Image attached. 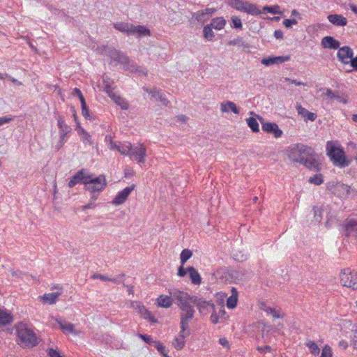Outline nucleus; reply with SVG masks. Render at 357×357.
I'll return each mask as SVG.
<instances>
[{
  "mask_svg": "<svg viewBox=\"0 0 357 357\" xmlns=\"http://www.w3.org/2000/svg\"><path fill=\"white\" fill-rule=\"evenodd\" d=\"M288 156L292 161L303 165L310 170L319 172L321 169L314 150L303 144H296L290 146Z\"/></svg>",
  "mask_w": 357,
  "mask_h": 357,
  "instance_id": "nucleus-1",
  "label": "nucleus"
},
{
  "mask_svg": "<svg viewBox=\"0 0 357 357\" xmlns=\"http://www.w3.org/2000/svg\"><path fill=\"white\" fill-rule=\"evenodd\" d=\"M102 54L108 56L111 59V61L115 64H121L123 68L130 72L137 73L139 75H147V70L144 69L135 63L130 61L128 57L123 52L116 50L112 47L108 45H102L100 47Z\"/></svg>",
  "mask_w": 357,
  "mask_h": 357,
  "instance_id": "nucleus-2",
  "label": "nucleus"
},
{
  "mask_svg": "<svg viewBox=\"0 0 357 357\" xmlns=\"http://www.w3.org/2000/svg\"><path fill=\"white\" fill-rule=\"evenodd\" d=\"M326 150L327 155L335 166L342 168L349 165L350 161L347 159L345 153L337 141H328Z\"/></svg>",
  "mask_w": 357,
  "mask_h": 357,
  "instance_id": "nucleus-3",
  "label": "nucleus"
},
{
  "mask_svg": "<svg viewBox=\"0 0 357 357\" xmlns=\"http://www.w3.org/2000/svg\"><path fill=\"white\" fill-rule=\"evenodd\" d=\"M169 294L172 296L173 302L176 303L181 310L193 308L194 298L188 293L176 288L169 289Z\"/></svg>",
  "mask_w": 357,
  "mask_h": 357,
  "instance_id": "nucleus-4",
  "label": "nucleus"
},
{
  "mask_svg": "<svg viewBox=\"0 0 357 357\" xmlns=\"http://www.w3.org/2000/svg\"><path fill=\"white\" fill-rule=\"evenodd\" d=\"M169 294L172 296L173 302L176 303L181 310L193 308L194 298L188 293L176 288L169 289Z\"/></svg>",
  "mask_w": 357,
  "mask_h": 357,
  "instance_id": "nucleus-5",
  "label": "nucleus"
},
{
  "mask_svg": "<svg viewBox=\"0 0 357 357\" xmlns=\"http://www.w3.org/2000/svg\"><path fill=\"white\" fill-rule=\"evenodd\" d=\"M169 294L172 296L173 302L176 303L181 310L193 308L194 298L188 293L176 288L169 289Z\"/></svg>",
  "mask_w": 357,
  "mask_h": 357,
  "instance_id": "nucleus-6",
  "label": "nucleus"
},
{
  "mask_svg": "<svg viewBox=\"0 0 357 357\" xmlns=\"http://www.w3.org/2000/svg\"><path fill=\"white\" fill-rule=\"evenodd\" d=\"M114 27L128 36L132 35L137 37L150 36L151 31L146 26L142 25H134L127 22L114 24Z\"/></svg>",
  "mask_w": 357,
  "mask_h": 357,
  "instance_id": "nucleus-7",
  "label": "nucleus"
},
{
  "mask_svg": "<svg viewBox=\"0 0 357 357\" xmlns=\"http://www.w3.org/2000/svg\"><path fill=\"white\" fill-rule=\"evenodd\" d=\"M17 334L21 343L27 347H33L38 344V340L34 332L26 324L20 323L17 326Z\"/></svg>",
  "mask_w": 357,
  "mask_h": 357,
  "instance_id": "nucleus-8",
  "label": "nucleus"
},
{
  "mask_svg": "<svg viewBox=\"0 0 357 357\" xmlns=\"http://www.w3.org/2000/svg\"><path fill=\"white\" fill-rule=\"evenodd\" d=\"M106 186L107 182L104 175L93 178L92 175L89 174V178L84 181L85 190L93 193V195H95L96 192L100 193Z\"/></svg>",
  "mask_w": 357,
  "mask_h": 357,
  "instance_id": "nucleus-9",
  "label": "nucleus"
},
{
  "mask_svg": "<svg viewBox=\"0 0 357 357\" xmlns=\"http://www.w3.org/2000/svg\"><path fill=\"white\" fill-rule=\"evenodd\" d=\"M342 228L345 237L357 243V220L354 218L346 219Z\"/></svg>",
  "mask_w": 357,
  "mask_h": 357,
  "instance_id": "nucleus-10",
  "label": "nucleus"
},
{
  "mask_svg": "<svg viewBox=\"0 0 357 357\" xmlns=\"http://www.w3.org/2000/svg\"><path fill=\"white\" fill-rule=\"evenodd\" d=\"M340 282L344 287L357 289V272L344 269L340 275Z\"/></svg>",
  "mask_w": 357,
  "mask_h": 357,
  "instance_id": "nucleus-11",
  "label": "nucleus"
},
{
  "mask_svg": "<svg viewBox=\"0 0 357 357\" xmlns=\"http://www.w3.org/2000/svg\"><path fill=\"white\" fill-rule=\"evenodd\" d=\"M195 310L193 308L181 310L180 313V327L182 333L190 331L189 322L193 319Z\"/></svg>",
  "mask_w": 357,
  "mask_h": 357,
  "instance_id": "nucleus-12",
  "label": "nucleus"
},
{
  "mask_svg": "<svg viewBox=\"0 0 357 357\" xmlns=\"http://www.w3.org/2000/svg\"><path fill=\"white\" fill-rule=\"evenodd\" d=\"M146 149L143 144H139L136 146H131L129 156L131 160L137 163H144L145 162Z\"/></svg>",
  "mask_w": 357,
  "mask_h": 357,
  "instance_id": "nucleus-13",
  "label": "nucleus"
},
{
  "mask_svg": "<svg viewBox=\"0 0 357 357\" xmlns=\"http://www.w3.org/2000/svg\"><path fill=\"white\" fill-rule=\"evenodd\" d=\"M258 119L261 123L262 130L267 132L273 134L275 138H279L282 137L283 132L280 130L278 126L275 123H265L264 120L262 117L259 116H257Z\"/></svg>",
  "mask_w": 357,
  "mask_h": 357,
  "instance_id": "nucleus-14",
  "label": "nucleus"
},
{
  "mask_svg": "<svg viewBox=\"0 0 357 357\" xmlns=\"http://www.w3.org/2000/svg\"><path fill=\"white\" fill-rule=\"evenodd\" d=\"M353 56V50L348 46H344L338 49L337 56L338 59L344 64H351V62L354 59Z\"/></svg>",
  "mask_w": 357,
  "mask_h": 357,
  "instance_id": "nucleus-15",
  "label": "nucleus"
},
{
  "mask_svg": "<svg viewBox=\"0 0 357 357\" xmlns=\"http://www.w3.org/2000/svg\"><path fill=\"white\" fill-rule=\"evenodd\" d=\"M105 90L108 96L114 101L117 105L120 106L122 109H128L129 105L127 101L120 96L116 94L111 86L106 84Z\"/></svg>",
  "mask_w": 357,
  "mask_h": 357,
  "instance_id": "nucleus-16",
  "label": "nucleus"
},
{
  "mask_svg": "<svg viewBox=\"0 0 357 357\" xmlns=\"http://www.w3.org/2000/svg\"><path fill=\"white\" fill-rule=\"evenodd\" d=\"M215 10V8H206L204 10H198L192 14V18L203 24L213 15Z\"/></svg>",
  "mask_w": 357,
  "mask_h": 357,
  "instance_id": "nucleus-17",
  "label": "nucleus"
},
{
  "mask_svg": "<svg viewBox=\"0 0 357 357\" xmlns=\"http://www.w3.org/2000/svg\"><path fill=\"white\" fill-rule=\"evenodd\" d=\"M135 185L132 184L130 186L126 187L123 190L119 192L116 197L114 198L112 204L116 206L123 204L128 199L130 194L135 189Z\"/></svg>",
  "mask_w": 357,
  "mask_h": 357,
  "instance_id": "nucleus-18",
  "label": "nucleus"
},
{
  "mask_svg": "<svg viewBox=\"0 0 357 357\" xmlns=\"http://www.w3.org/2000/svg\"><path fill=\"white\" fill-rule=\"evenodd\" d=\"M89 178V172L84 169H82L81 170L78 171L70 180L68 183V187L73 188L76 184L78 183H84V181H87V179Z\"/></svg>",
  "mask_w": 357,
  "mask_h": 357,
  "instance_id": "nucleus-19",
  "label": "nucleus"
},
{
  "mask_svg": "<svg viewBox=\"0 0 357 357\" xmlns=\"http://www.w3.org/2000/svg\"><path fill=\"white\" fill-rule=\"evenodd\" d=\"M199 310L200 312H204L208 310V308H211V310H215V305L211 301H206L203 300L201 298H198L197 296H195L194 298V303Z\"/></svg>",
  "mask_w": 357,
  "mask_h": 357,
  "instance_id": "nucleus-20",
  "label": "nucleus"
},
{
  "mask_svg": "<svg viewBox=\"0 0 357 357\" xmlns=\"http://www.w3.org/2000/svg\"><path fill=\"white\" fill-rule=\"evenodd\" d=\"M132 306L135 308H137L140 314L143 316V317L146 319H148L151 322H156L157 320L155 319L150 311H149L143 305H142L139 302H133L132 303Z\"/></svg>",
  "mask_w": 357,
  "mask_h": 357,
  "instance_id": "nucleus-21",
  "label": "nucleus"
},
{
  "mask_svg": "<svg viewBox=\"0 0 357 357\" xmlns=\"http://www.w3.org/2000/svg\"><path fill=\"white\" fill-rule=\"evenodd\" d=\"M259 307L261 310L265 312L268 315H271L274 318H281L283 317V314L281 313L280 310H276L271 306H269L266 303L262 302L259 304Z\"/></svg>",
  "mask_w": 357,
  "mask_h": 357,
  "instance_id": "nucleus-22",
  "label": "nucleus"
},
{
  "mask_svg": "<svg viewBox=\"0 0 357 357\" xmlns=\"http://www.w3.org/2000/svg\"><path fill=\"white\" fill-rule=\"evenodd\" d=\"M328 20L335 26H344L347 24V20L342 15L331 14L327 17Z\"/></svg>",
  "mask_w": 357,
  "mask_h": 357,
  "instance_id": "nucleus-23",
  "label": "nucleus"
},
{
  "mask_svg": "<svg viewBox=\"0 0 357 357\" xmlns=\"http://www.w3.org/2000/svg\"><path fill=\"white\" fill-rule=\"evenodd\" d=\"M321 45L325 48L337 50L340 48V43L332 36H326L322 38Z\"/></svg>",
  "mask_w": 357,
  "mask_h": 357,
  "instance_id": "nucleus-24",
  "label": "nucleus"
},
{
  "mask_svg": "<svg viewBox=\"0 0 357 357\" xmlns=\"http://www.w3.org/2000/svg\"><path fill=\"white\" fill-rule=\"evenodd\" d=\"M190 333V331H185L184 333H182V330H181L179 335L174 340V347L178 350L183 349L185 345V338L188 337Z\"/></svg>",
  "mask_w": 357,
  "mask_h": 357,
  "instance_id": "nucleus-25",
  "label": "nucleus"
},
{
  "mask_svg": "<svg viewBox=\"0 0 357 357\" xmlns=\"http://www.w3.org/2000/svg\"><path fill=\"white\" fill-rule=\"evenodd\" d=\"M296 109L298 114L305 118V120L314 121L317 118L316 114L309 112L307 109L303 107L301 104L297 103Z\"/></svg>",
  "mask_w": 357,
  "mask_h": 357,
  "instance_id": "nucleus-26",
  "label": "nucleus"
},
{
  "mask_svg": "<svg viewBox=\"0 0 357 357\" xmlns=\"http://www.w3.org/2000/svg\"><path fill=\"white\" fill-rule=\"evenodd\" d=\"M158 306L168 308L172 306L173 303L172 296L169 294L167 295H160L156 300Z\"/></svg>",
  "mask_w": 357,
  "mask_h": 357,
  "instance_id": "nucleus-27",
  "label": "nucleus"
},
{
  "mask_svg": "<svg viewBox=\"0 0 357 357\" xmlns=\"http://www.w3.org/2000/svg\"><path fill=\"white\" fill-rule=\"evenodd\" d=\"M231 278L235 282L245 280L247 278L245 271L242 268L232 270L229 273Z\"/></svg>",
  "mask_w": 357,
  "mask_h": 357,
  "instance_id": "nucleus-28",
  "label": "nucleus"
},
{
  "mask_svg": "<svg viewBox=\"0 0 357 357\" xmlns=\"http://www.w3.org/2000/svg\"><path fill=\"white\" fill-rule=\"evenodd\" d=\"M242 11L252 15H257L261 13V11L255 4L250 3L248 1H245Z\"/></svg>",
  "mask_w": 357,
  "mask_h": 357,
  "instance_id": "nucleus-29",
  "label": "nucleus"
},
{
  "mask_svg": "<svg viewBox=\"0 0 357 357\" xmlns=\"http://www.w3.org/2000/svg\"><path fill=\"white\" fill-rule=\"evenodd\" d=\"M220 107L222 112H229V110L236 114H238L240 112L239 109L236 107V104L231 101L222 102L221 103Z\"/></svg>",
  "mask_w": 357,
  "mask_h": 357,
  "instance_id": "nucleus-30",
  "label": "nucleus"
},
{
  "mask_svg": "<svg viewBox=\"0 0 357 357\" xmlns=\"http://www.w3.org/2000/svg\"><path fill=\"white\" fill-rule=\"evenodd\" d=\"M188 271L192 283L194 284H200L202 278L197 271L193 266H189Z\"/></svg>",
  "mask_w": 357,
  "mask_h": 357,
  "instance_id": "nucleus-31",
  "label": "nucleus"
},
{
  "mask_svg": "<svg viewBox=\"0 0 357 357\" xmlns=\"http://www.w3.org/2000/svg\"><path fill=\"white\" fill-rule=\"evenodd\" d=\"M77 133L81 137L82 141L84 144L92 145L93 144L92 136L84 128L79 127L77 129Z\"/></svg>",
  "mask_w": 357,
  "mask_h": 357,
  "instance_id": "nucleus-32",
  "label": "nucleus"
},
{
  "mask_svg": "<svg viewBox=\"0 0 357 357\" xmlns=\"http://www.w3.org/2000/svg\"><path fill=\"white\" fill-rule=\"evenodd\" d=\"M56 321L63 333H75L74 324L61 319H56Z\"/></svg>",
  "mask_w": 357,
  "mask_h": 357,
  "instance_id": "nucleus-33",
  "label": "nucleus"
},
{
  "mask_svg": "<svg viewBox=\"0 0 357 357\" xmlns=\"http://www.w3.org/2000/svg\"><path fill=\"white\" fill-rule=\"evenodd\" d=\"M238 301V291L235 288L231 289V295L227 300L228 308L233 309L236 306Z\"/></svg>",
  "mask_w": 357,
  "mask_h": 357,
  "instance_id": "nucleus-34",
  "label": "nucleus"
},
{
  "mask_svg": "<svg viewBox=\"0 0 357 357\" xmlns=\"http://www.w3.org/2000/svg\"><path fill=\"white\" fill-rule=\"evenodd\" d=\"M61 295L60 292H53L49 294H45L41 298L43 302L45 303H49L50 305L54 304L56 301L58 297Z\"/></svg>",
  "mask_w": 357,
  "mask_h": 357,
  "instance_id": "nucleus-35",
  "label": "nucleus"
},
{
  "mask_svg": "<svg viewBox=\"0 0 357 357\" xmlns=\"http://www.w3.org/2000/svg\"><path fill=\"white\" fill-rule=\"evenodd\" d=\"M226 24V21L223 17L213 18L210 24L212 28L216 30H221Z\"/></svg>",
  "mask_w": 357,
  "mask_h": 357,
  "instance_id": "nucleus-36",
  "label": "nucleus"
},
{
  "mask_svg": "<svg viewBox=\"0 0 357 357\" xmlns=\"http://www.w3.org/2000/svg\"><path fill=\"white\" fill-rule=\"evenodd\" d=\"M12 321V315L4 310H0V324L5 326L10 324Z\"/></svg>",
  "mask_w": 357,
  "mask_h": 357,
  "instance_id": "nucleus-37",
  "label": "nucleus"
},
{
  "mask_svg": "<svg viewBox=\"0 0 357 357\" xmlns=\"http://www.w3.org/2000/svg\"><path fill=\"white\" fill-rule=\"evenodd\" d=\"M326 96H327V98H328L330 99L335 98V99L337 100L340 102H342L344 104L347 103V99L346 98L342 97V96H339L338 94H336L330 89H328L326 90Z\"/></svg>",
  "mask_w": 357,
  "mask_h": 357,
  "instance_id": "nucleus-38",
  "label": "nucleus"
},
{
  "mask_svg": "<svg viewBox=\"0 0 357 357\" xmlns=\"http://www.w3.org/2000/svg\"><path fill=\"white\" fill-rule=\"evenodd\" d=\"M132 144L130 142L119 143L117 151L122 155H129Z\"/></svg>",
  "mask_w": 357,
  "mask_h": 357,
  "instance_id": "nucleus-39",
  "label": "nucleus"
},
{
  "mask_svg": "<svg viewBox=\"0 0 357 357\" xmlns=\"http://www.w3.org/2000/svg\"><path fill=\"white\" fill-rule=\"evenodd\" d=\"M305 345L309 349L312 354L316 356L319 354L320 349L315 342L312 340H307L305 343Z\"/></svg>",
  "mask_w": 357,
  "mask_h": 357,
  "instance_id": "nucleus-40",
  "label": "nucleus"
},
{
  "mask_svg": "<svg viewBox=\"0 0 357 357\" xmlns=\"http://www.w3.org/2000/svg\"><path fill=\"white\" fill-rule=\"evenodd\" d=\"M57 125H58L60 132L68 133L71 130V128L65 122L63 116H59Z\"/></svg>",
  "mask_w": 357,
  "mask_h": 357,
  "instance_id": "nucleus-41",
  "label": "nucleus"
},
{
  "mask_svg": "<svg viewBox=\"0 0 357 357\" xmlns=\"http://www.w3.org/2000/svg\"><path fill=\"white\" fill-rule=\"evenodd\" d=\"M246 121L253 132H258L259 131V123L255 118L249 117L246 119Z\"/></svg>",
  "mask_w": 357,
  "mask_h": 357,
  "instance_id": "nucleus-42",
  "label": "nucleus"
},
{
  "mask_svg": "<svg viewBox=\"0 0 357 357\" xmlns=\"http://www.w3.org/2000/svg\"><path fill=\"white\" fill-rule=\"evenodd\" d=\"M227 4L238 10H243L245 1L242 0H227Z\"/></svg>",
  "mask_w": 357,
  "mask_h": 357,
  "instance_id": "nucleus-43",
  "label": "nucleus"
},
{
  "mask_svg": "<svg viewBox=\"0 0 357 357\" xmlns=\"http://www.w3.org/2000/svg\"><path fill=\"white\" fill-rule=\"evenodd\" d=\"M204 37L208 40H211L214 38V33L212 31V27L210 24H208L204 27L203 29Z\"/></svg>",
  "mask_w": 357,
  "mask_h": 357,
  "instance_id": "nucleus-44",
  "label": "nucleus"
},
{
  "mask_svg": "<svg viewBox=\"0 0 357 357\" xmlns=\"http://www.w3.org/2000/svg\"><path fill=\"white\" fill-rule=\"evenodd\" d=\"M192 252L191 250L188 249L183 250L180 255L181 264L184 265L185 262L192 257Z\"/></svg>",
  "mask_w": 357,
  "mask_h": 357,
  "instance_id": "nucleus-45",
  "label": "nucleus"
},
{
  "mask_svg": "<svg viewBox=\"0 0 357 357\" xmlns=\"http://www.w3.org/2000/svg\"><path fill=\"white\" fill-rule=\"evenodd\" d=\"M143 90L146 93H149L150 95H151L152 98L156 99L162 93V91L160 89H157L156 87H154L153 89H149L146 86H144Z\"/></svg>",
  "mask_w": 357,
  "mask_h": 357,
  "instance_id": "nucleus-46",
  "label": "nucleus"
},
{
  "mask_svg": "<svg viewBox=\"0 0 357 357\" xmlns=\"http://www.w3.org/2000/svg\"><path fill=\"white\" fill-rule=\"evenodd\" d=\"M313 211H314V220L316 222L319 223L322 220V210L321 208H319L317 206L313 207Z\"/></svg>",
  "mask_w": 357,
  "mask_h": 357,
  "instance_id": "nucleus-47",
  "label": "nucleus"
},
{
  "mask_svg": "<svg viewBox=\"0 0 357 357\" xmlns=\"http://www.w3.org/2000/svg\"><path fill=\"white\" fill-rule=\"evenodd\" d=\"M333 352L331 347L326 344L324 347L320 357H332Z\"/></svg>",
  "mask_w": 357,
  "mask_h": 357,
  "instance_id": "nucleus-48",
  "label": "nucleus"
},
{
  "mask_svg": "<svg viewBox=\"0 0 357 357\" xmlns=\"http://www.w3.org/2000/svg\"><path fill=\"white\" fill-rule=\"evenodd\" d=\"M309 182L310 183H314L315 185H320L323 183V178L321 174H316L312 177L309 178Z\"/></svg>",
  "mask_w": 357,
  "mask_h": 357,
  "instance_id": "nucleus-49",
  "label": "nucleus"
},
{
  "mask_svg": "<svg viewBox=\"0 0 357 357\" xmlns=\"http://www.w3.org/2000/svg\"><path fill=\"white\" fill-rule=\"evenodd\" d=\"M263 11H264V13H272V14H278L280 13L278 6H266L263 8Z\"/></svg>",
  "mask_w": 357,
  "mask_h": 357,
  "instance_id": "nucleus-50",
  "label": "nucleus"
},
{
  "mask_svg": "<svg viewBox=\"0 0 357 357\" xmlns=\"http://www.w3.org/2000/svg\"><path fill=\"white\" fill-rule=\"evenodd\" d=\"M153 346L161 354H162L165 357H168L167 356V354L165 353V347L163 346L162 344H161L160 342H154V344H153Z\"/></svg>",
  "mask_w": 357,
  "mask_h": 357,
  "instance_id": "nucleus-51",
  "label": "nucleus"
},
{
  "mask_svg": "<svg viewBox=\"0 0 357 357\" xmlns=\"http://www.w3.org/2000/svg\"><path fill=\"white\" fill-rule=\"evenodd\" d=\"M232 26L236 29H242V23L240 18L236 16L231 17Z\"/></svg>",
  "mask_w": 357,
  "mask_h": 357,
  "instance_id": "nucleus-52",
  "label": "nucleus"
},
{
  "mask_svg": "<svg viewBox=\"0 0 357 357\" xmlns=\"http://www.w3.org/2000/svg\"><path fill=\"white\" fill-rule=\"evenodd\" d=\"M97 195H92L91 197V201L86 205L83 207V210H86L89 208H93L95 207L94 202L97 199Z\"/></svg>",
  "mask_w": 357,
  "mask_h": 357,
  "instance_id": "nucleus-53",
  "label": "nucleus"
},
{
  "mask_svg": "<svg viewBox=\"0 0 357 357\" xmlns=\"http://www.w3.org/2000/svg\"><path fill=\"white\" fill-rule=\"evenodd\" d=\"M213 310V313L210 317L211 321L213 324H218V323L222 321L220 316L218 315V313L216 312V310L215 309V310Z\"/></svg>",
  "mask_w": 357,
  "mask_h": 357,
  "instance_id": "nucleus-54",
  "label": "nucleus"
},
{
  "mask_svg": "<svg viewBox=\"0 0 357 357\" xmlns=\"http://www.w3.org/2000/svg\"><path fill=\"white\" fill-rule=\"evenodd\" d=\"M290 57L289 56H274L275 60V64H280L282 63L285 61H289Z\"/></svg>",
  "mask_w": 357,
  "mask_h": 357,
  "instance_id": "nucleus-55",
  "label": "nucleus"
},
{
  "mask_svg": "<svg viewBox=\"0 0 357 357\" xmlns=\"http://www.w3.org/2000/svg\"><path fill=\"white\" fill-rule=\"evenodd\" d=\"M297 20L295 19H285L283 21V24L286 28H291L292 25L296 24Z\"/></svg>",
  "mask_w": 357,
  "mask_h": 357,
  "instance_id": "nucleus-56",
  "label": "nucleus"
},
{
  "mask_svg": "<svg viewBox=\"0 0 357 357\" xmlns=\"http://www.w3.org/2000/svg\"><path fill=\"white\" fill-rule=\"evenodd\" d=\"M139 337L147 344L150 345H153L154 344L155 340L152 339L150 335L139 334Z\"/></svg>",
  "mask_w": 357,
  "mask_h": 357,
  "instance_id": "nucleus-57",
  "label": "nucleus"
},
{
  "mask_svg": "<svg viewBox=\"0 0 357 357\" xmlns=\"http://www.w3.org/2000/svg\"><path fill=\"white\" fill-rule=\"evenodd\" d=\"M82 114L85 118L89 117V110L86 106V101L81 103Z\"/></svg>",
  "mask_w": 357,
  "mask_h": 357,
  "instance_id": "nucleus-58",
  "label": "nucleus"
},
{
  "mask_svg": "<svg viewBox=\"0 0 357 357\" xmlns=\"http://www.w3.org/2000/svg\"><path fill=\"white\" fill-rule=\"evenodd\" d=\"M261 63L266 66L275 64L274 57L264 58L261 59Z\"/></svg>",
  "mask_w": 357,
  "mask_h": 357,
  "instance_id": "nucleus-59",
  "label": "nucleus"
},
{
  "mask_svg": "<svg viewBox=\"0 0 357 357\" xmlns=\"http://www.w3.org/2000/svg\"><path fill=\"white\" fill-rule=\"evenodd\" d=\"M73 95L77 96L79 98L81 103L83 102H85V99H84L81 91L79 89L75 88L73 91Z\"/></svg>",
  "mask_w": 357,
  "mask_h": 357,
  "instance_id": "nucleus-60",
  "label": "nucleus"
},
{
  "mask_svg": "<svg viewBox=\"0 0 357 357\" xmlns=\"http://www.w3.org/2000/svg\"><path fill=\"white\" fill-rule=\"evenodd\" d=\"M157 99L160 100L165 106H167L169 103V101L165 97H164L162 93L157 98Z\"/></svg>",
  "mask_w": 357,
  "mask_h": 357,
  "instance_id": "nucleus-61",
  "label": "nucleus"
},
{
  "mask_svg": "<svg viewBox=\"0 0 357 357\" xmlns=\"http://www.w3.org/2000/svg\"><path fill=\"white\" fill-rule=\"evenodd\" d=\"M257 350L261 353H266L270 352L271 351V348L270 346H264V347H258Z\"/></svg>",
  "mask_w": 357,
  "mask_h": 357,
  "instance_id": "nucleus-62",
  "label": "nucleus"
},
{
  "mask_svg": "<svg viewBox=\"0 0 357 357\" xmlns=\"http://www.w3.org/2000/svg\"><path fill=\"white\" fill-rule=\"evenodd\" d=\"M183 266L184 265L181 264V266L178 269V275L179 277H184L186 275V273H187V272H186L185 269L184 268Z\"/></svg>",
  "mask_w": 357,
  "mask_h": 357,
  "instance_id": "nucleus-63",
  "label": "nucleus"
},
{
  "mask_svg": "<svg viewBox=\"0 0 357 357\" xmlns=\"http://www.w3.org/2000/svg\"><path fill=\"white\" fill-rule=\"evenodd\" d=\"M48 354L50 357H62L57 351L53 349L49 350Z\"/></svg>",
  "mask_w": 357,
  "mask_h": 357,
  "instance_id": "nucleus-64",
  "label": "nucleus"
}]
</instances>
